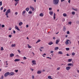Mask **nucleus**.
<instances>
[{
    "label": "nucleus",
    "mask_w": 79,
    "mask_h": 79,
    "mask_svg": "<svg viewBox=\"0 0 79 79\" xmlns=\"http://www.w3.org/2000/svg\"><path fill=\"white\" fill-rule=\"evenodd\" d=\"M10 9H9L6 12L5 15L6 16V18H9V17L8 16V13H10Z\"/></svg>",
    "instance_id": "f257e3e1"
},
{
    "label": "nucleus",
    "mask_w": 79,
    "mask_h": 79,
    "mask_svg": "<svg viewBox=\"0 0 79 79\" xmlns=\"http://www.w3.org/2000/svg\"><path fill=\"white\" fill-rule=\"evenodd\" d=\"M59 2V0H53V3L54 5H57Z\"/></svg>",
    "instance_id": "f03ea898"
},
{
    "label": "nucleus",
    "mask_w": 79,
    "mask_h": 79,
    "mask_svg": "<svg viewBox=\"0 0 79 79\" xmlns=\"http://www.w3.org/2000/svg\"><path fill=\"white\" fill-rule=\"evenodd\" d=\"M69 42L70 43H71V41L69 40H67L65 42V44L66 45H68L69 44Z\"/></svg>",
    "instance_id": "7ed1b4c3"
},
{
    "label": "nucleus",
    "mask_w": 79,
    "mask_h": 79,
    "mask_svg": "<svg viewBox=\"0 0 79 79\" xmlns=\"http://www.w3.org/2000/svg\"><path fill=\"white\" fill-rule=\"evenodd\" d=\"M71 68V67L70 66L67 67L66 68V69L67 71H69Z\"/></svg>",
    "instance_id": "20e7f679"
},
{
    "label": "nucleus",
    "mask_w": 79,
    "mask_h": 79,
    "mask_svg": "<svg viewBox=\"0 0 79 79\" xmlns=\"http://www.w3.org/2000/svg\"><path fill=\"white\" fill-rule=\"evenodd\" d=\"M9 74H10V73L7 72L5 73V74H4V76L5 77H6V76H8V75H9Z\"/></svg>",
    "instance_id": "39448f33"
},
{
    "label": "nucleus",
    "mask_w": 79,
    "mask_h": 79,
    "mask_svg": "<svg viewBox=\"0 0 79 79\" xmlns=\"http://www.w3.org/2000/svg\"><path fill=\"white\" fill-rule=\"evenodd\" d=\"M15 29H17V30H18V31H20V29H19V28L18 27V26H17L16 25L15 26Z\"/></svg>",
    "instance_id": "423d86ee"
},
{
    "label": "nucleus",
    "mask_w": 79,
    "mask_h": 79,
    "mask_svg": "<svg viewBox=\"0 0 79 79\" xmlns=\"http://www.w3.org/2000/svg\"><path fill=\"white\" fill-rule=\"evenodd\" d=\"M49 14H50V15H51V16H52L53 14V12L52 11H50L49 12Z\"/></svg>",
    "instance_id": "0eeeda50"
},
{
    "label": "nucleus",
    "mask_w": 79,
    "mask_h": 79,
    "mask_svg": "<svg viewBox=\"0 0 79 79\" xmlns=\"http://www.w3.org/2000/svg\"><path fill=\"white\" fill-rule=\"evenodd\" d=\"M10 57H13L15 56V54H13V53H12L10 54Z\"/></svg>",
    "instance_id": "6e6552de"
},
{
    "label": "nucleus",
    "mask_w": 79,
    "mask_h": 79,
    "mask_svg": "<svg viewBox=\"0 0 79 79\" xmlns=\"http://www.w3.org/2000/svg\"><path fill=\"white\" fill-rule=\"evenodd\" d=\"M10 76H13L15 74V73L13 72H11L10 74Z\"/></svg>",
    "instance_id": "1a4fd4ad"
},
{
    "label": "nucleus",
    "mask_w": 79,
    "mask_h": 79,
    "mask_svg": "<svg viewBox=\"0 0 79 79\" xmlns=\"http://www.w3.org/2000/svg\"><path fill=\"white\" fill-rule=\"evenodd\" d=\"M25 13H26V11L25 10L23 11L22 13V15H24Z\"/></svg>",
    "instance_id": "9d476101"
},
{
    "label": "nucleus",
    "mask_w": 79,
    "mask_h": 79,
    "mask_svg": "<svg viewBox=\"0 0 79 79\" xmlns=\"http://www.w3.org/2000/svg\"><path fill=\"white\" fill-rule=\"evenodd\" d=\"M59 41H60V40H56V44H58V42H59Z\"/></svg>",
    "instance_id": "9b49d317"
},
{
    "label": "nucleus",
    "mask_w": 79,
    "mask_h": 79,
    "mask_svg": "<svg viewBox=\"0 0 79 79\" xmlns=\"http://www.w3.org/2000/svg\"><path fill=\"white\" fill-rule=\"evenodd\" d=\"M16 62V61H20V60L19 59H15L14 60Z\"/></svg>",
    "instance_id": "f8f14e48"
},
{
    "label": "nucleus",
    "mask_w": 79,
    "mask_h": 79,
    "mask_svg": "<svg viewBox=\"0 0 79 79\" xmlns=\"http://www.w3.org/2000/svg\"><path fill=\"white\" fill-rule=\"evenodd\" d=\"M32 63L33 64H36L35 63V61L34 60H32Z\"/></svg>",
    "instance_id": "ddd939ff"
},
{
    "label": "nucleus",
    "mask_w": 79,
    "mask_h": 79,
    "mask_svg": "<svg viewBox=\"0 0 79 79\" xmlns=\"http://www.w3.org/2000/svg\"><path fill=\"white\" fill-rule=\"evenodd\" d=\"M30 8H31V10H33V11H34V7H32V6H30Z\"/></svg>",
    "instance_id": "4468645a"
},
{
    "label": "nucleus",
    "mask_w": 79,
    "mask_h": 79,
    "mask_svg": "<svg viewBox=\"0 0 79 79\" xmlns=\"http://www.w3.org/2000/svg\"><path fill=\"white\" fill-rule=\"evenodd\" d=\"M37 73L38 74H41V72L40 70H39L37 72Z\"/></svg>",
    "instance_id": "2eb2a0df"
},
{
    "label": "nucleus",
    "mask_w": 79,
    "mask_h": 79,
    "mask_svg": "<svg viewBox=\"0 0 79 79\" xmlns=\"http://www.w3.org/2000/svg\"><path fill=\"white\" fill-rule=\"evenodd\" d=\"M53 44V42H51L48 43V45H52V44Z\"/></svg>",
    "instance_id": "dca6fc26"
},
{
    "label": "nucleus",
    "mask_w": 79,
    "mask_h": 79,
    "mask_svg": "<svg viewBox=\"0 0 79 79\" xmlns=\"http://www.w3.org/2000/svg\"><path fill=\"white\" fill-rule=\"evenodd\" d=\"M72 10H74L75 11H77V9H74V8L73 7L72 8Z\"/></svg>",
    "instance_id": "f3484780"
},
{
    "label": "nucleus",
    "mask_w": 79,
    "mask_h": 79,
    "mask_svg": "<svg viewBox=\"0 0 79 79\" xmlns=\"http://www.w3.org/2000/svg\"><path fill=\"white\" fill-rule=\"evenodd\" d=\"M22 24H23V23H22V22H21L19 23V26H21Z\"/></svg>",
    "instance_id": "a211bd4d"
},
{
    "label": "nucleus",
    "mask_w": 79,
    "mask_h": 79,
    "mask_svg": "<svg viewBox=\"0 0 79 79\" xmlns=\"http://www.w3.org/2000/svg\"><path fill=\"white\" fill-rule=\"evenodd\" d=\"M25 10H26V11H27V12H28L29 10V8H27Z\"/></svg>",
    "instance_id": "6ab92c4d"
},
{
    "label": "nucleus",
    "mask_w": 79,
    "mask_h": 79,
    "mask_svg": "<svg viewBox=\"0 0 79 79\" xmlns=\"http://www.w3.org/2000/svg\"><path fill=\"white\" fill-rule=\"evenodd\" d=\"M63 16L65 17H66L67 16V15H66V13H64L63 14Z\"/></svg>",
    "instance_id": "aec40b11"
},
{
    "label": "nucleus",
    "mask_w": 79,
    "mask_h": 79,
    "mask_svg": "<svg viewBox=\"0 0 79 79\" xmlns=\"http://www.w3.org/2000/svg\"><path fill=\"white\" fill-rule=\"evenodd\" d=\"M40 16H44V14H43L42 13H41L40 14Z\"/></svg>",
    "instance_id": "412c9836"
},
{
    "label": "nucleus",
    "mask_w": 79,
    "mask_h": 79,
    "mask_svg": "<svg viewBox=\"0 0 79 79\" xmlns=\"http://www.w3.org/2000/svg\"><path fill=\"white\" fill-rule=\"evenodd\" d=\"M59 54H60L61 55H62L63 54V52H61V51H59Z\"/></svg>",
    "instance_id": "4be33fe9"
},
{
    "label": "nucleus",
    "mask_w": 79,
    "mask_h": 79,
    "mask_svg": "<svg viewBox=\"0 0 79 79\" xmlns=\"http://www.w3.org/2000/svg\"><path fill=\"white\" fill-rule=\"evenodd\" d=\"M27 45H28V48H31L32 47L30 46L29 45V44H28Z\"/></svg>",
    "instance_id": "5701e85b"
},
{
    "label": "nucleus",
    "mask_w": 79,
    "mask_h": 79,
    "mask_svg": "<svg viewBox=\"0 0 79 79\" xmlns=\"http://www.w3.org/2000/svg\"><path fill=\"white\" fill-rule=\"evenodd\" d=\"M40 42V40H38L36 42V43H38V42Z\"/></svg>",
    "instance_id": "b1692460"
},
{
    "label": "nucleus",
    "mask_w": 79,
    "mask_h": 79,
    "mask_svg": "<svg viewBox=\"0 0 79 79\" xmlns=\"http://www.w3.org/2000/svg\"><path fill=\"white\" fill-rule=\"evenodd\" d=\"M72 65V63H69L68 64V66H71Z\"/></svg>",
    "instance_id": "393cba45"
},
{
    "label": "nucleus",
    "mask_w": 79,
    "mask_h": 79,
    "mask_svg": "<svg viewBox=\"0 0 79 79\" xmlns=\"http://www.w3.org/2000/svg\"><path fill=\"white\" fill-rule=\"evenodd\" d=\"M68 61L69 62H71V61H72V59H68Z\"/></svg>",
    "instance_id": "a878e982"
},
{
    "label": "nucleus",
    "mask_w": 79,
    "mask_h": 79,
    "mask_svg": "<svg viewBox=\"0 0 79 79\" xmlns=\"http://www.w3.org/2000/svg\"><path fill=\"white\" fill-rule=\"evenodd\" d=\"M59 49V48H58V47H56L55 48V50H57V49Z\"/></svg>",
    "instance_id": "bb28decb"
},
{
    "label": "nucleus",
    "mask_w": 79,
    "mask_h": 79,
    "mask_svg": "<svg viewBox=\"0 0 79 79\" xmlns=\"http://www.w3.org/2000/svg\"><path fill=\"white\" fill-rule=\"evenodd\" d=\"M66 50H67V51H68L69 50V48H66Z\"/></svg>",
    "instance_id": "cd10ccee"
},
{
    "label": "nucleus",
    "mask_w": 79,
    "mask_h": 79,
    "mask_svg": "<svg viewBox=\"0 0 79 79\" xmlns=\"http://www.w3.org/2000/svg\"><path fill=\"white\" fill-rule=\"evenodd\" d=\"M15 46H16L15 44H14L12 45V47H15Z\"/></svg>",
    "instance_id": "c85d7f7f"
},
{
    "label": "nucleus",
    "mask_w": 79,
    "mask_h": 79,
    "mask_svg": "<svg viewBox=\"0 0 79 79\" xmlns=\"http://www.w3.org/2000/svg\"><path fill=\"white\" fill-rule=\"evenodd\" d=\"M72 14L73 15H75V12H72Z\"/></svg>",
    "instance_id": "c756f323"
},
{
    "label": "nucleus",
    "mask_w": 79,
    "mask_h": 79,
    "mask_svg": "<svg viewBox=\"0 0 79 79\" xmlns=\"http://www.w3.org/2000/svg\"><path fill=\"white\" fill-rule=\"evenodd\" d=\"M28 13H29V14H32V12L31 11H29L28 12Z\"/></svg>",
    "instance_id": "7c9ffc66"
},
{
    "label": "nucleus",
    "mask_w": 79,
    "mask_h": 79,
    "mask_svg": "<svg viewBox=\"0 0 79 79\" xmlns=\"http://www.w3.org/2000/svg\"><path fill=\"white\" fill-rule=\"evenodd\" d=\"M18 2H15V6H16V5H17V4H18Z\"/></svg>",
    "instance_id": "2f4dec72"
},
{
    "label": "nucleus",
    "mask_w": 79,
    "mask_h": 79,
    "mask_svg": "<svg viewBox=\"0 0 79 79\" xmlns=\"http://www.w3.org/2000/svg\"><path fill=\"white\" fill-rule=\"evenodd\" d=\"M0 6H2V1L0 2Z\"/></svg>",
    "instance_id": "473e14b6"
},
{
    "label": "nucleus",
    "mask_w": 79,
    "mask_h": 79,
    "mask_svg": "<svg viewBox=\"0 0 79 79\" xmlns=\"http://www.w3.org/2000/svg\"><path fill=\"white\" fill-rule=\"evenodd\" d=\"M72 55L74 56V55H75V53L74 52H73L72 53Z\"/></svg>",
    "instance_id": "72a5a7b5"
},
{
    "label": "nucleus",
    "mask_w": 79,
    "mask_h": 79,
    "mask_svg": "<svg viewBox=\"0 0 79 79\" xmlns=\"http://www.w3.org/2000/svg\"><path fill=\"white\" fill-rule=\"evenodd\" d=\"M0 79H3V76H2L0 78Z\"/></svg>",
    "instance_id": "f704fd0d"
},
{
    "label": "nucleus",
    "mask_w": 79,
    "mask_h": 79,
    "mask_svg": "<svg viewBox=\"0 0 79 79\" xmlns=\"http://www.w3.org/2000/svg\"><path fill=\"white\" fill-rule=\"evenodd\" d=\"M64 31H65L66 30V27H64L63 28Z\"/></svg>",
    "instance_id": "c9c22d12"
},
{
    "label": "nucleus",
    "mask_w": 79,
    "mask_h": 79,
    "mask_svg": "<svg viewBox=\"0 0 79 79\" xmlns=\"http://www.w3.org/2000/svg\"><path fill=\"white\" fill-rule=\"evenodd\" d=\"M51 76H48V79H51Z\"/></svg>",
    "instance_id": "e433bc0d"
},
{
    "label": "nucleus",
    "mask_w": 79,
    "mask_h": 79,
    "mask_svg": "<svg viewBox=\"0 0 79 79\" xmlns=\"http://www.w3.org/2000/svg\"><path fill=\"white\" fill-rule=\"evenodd\" d=\"M1 50H3V48L1 47Z\"/></svg>",
    "instance_id": "4c0bfd02"
},
{
    "label": "nucleus",
    "mask_w": 79,
    "mask_h": 79,
    "mask_svg": "<svg viewBox=\"0 0 79 79\" xmlns=\"http://www.w3.org/2000/svg\"><path fill=\"white\" fill-rule=\"evenodd\" d=\"M52 8H49V11H52Z\"/></svg>",
    "instance_id": "58836bf2"
},
{
    "label": "nucleus",
    "mask_w": 79,
    "mask_h": 79,
    "mask_svg": "<svg viewBox=\"0 0 79 79\" xmlns=\"http://www.w3.org/2000/svg\"><path fill=\"white\" fill-rule=\"evenodd\" d=\"M26 58H27L26 57L24 56L23 57V60H26Z\"/></svg>",
    "instance_id": "ea45409f"
},
{
    "label": "nucleus",
    "mask_w": 79,
    "mask_h": 79,
    "mask_svg": "<svg viewBox=\"0 0 79 79\" xmlns=\"http://www.w3.org/2000/svg\"><path fill=\"white\" fill-rule=\"evenodd\" d=\"M57 70H60V68L58 67V68H57Z\"/></svg>",
    "instance_id": "a19ab883"
},
{
    "label": "nucleus",
    "mask_w": 79,
    "mask_h": 79,
    "mask_svg": "<svg viewBox=\"0 0 79 79\" xmlns=\"http://www.w3.org/2000/svg\"><path fill=\"white\" fill-rule=\"evenodd\" d=\"M6 11V9H4V10H3V12H5V11Z\"/></svg>",
    "instance_id": "79ce46f5"
},
{
    "label": "nucleus",
    "mask_w": 79,
    "mask_h": 79,
    "mask_svg": "<svg viewBox=\"0 0 79 79\" xmlns=\"http://www.w3.org/2000/svg\"><path fill=\"white\" fill-rule=\"evenodd\" d=\"M14 1H15L16 2H19V0H15Z\"/></svg>",
    "instance_id": "37998d69"
},
{
    "label": "nucleus",
    "mask_w": 79,
    "mask_h": 79,
    "mask_svg": "<svg viewBox=\"0 0 79 79\" xmlns=\"http://www.w3.org/2000/svg\"><path fill=\"white\" fill-rule=\"evenodd\" d=\"M2 27H5V25H2Z\"/></svg>",
    "instance_id": "c03bdc74"
},
{
    "label": "nucleus",
    "mask_w": 79,
    "mask_h": 79,
    "mask_svg": "<svg viewBox=\"0 0 79 79\" xmlns=\"http://www.w3.org/2000/svg\"><path fill=\"white\" fill-rule=\"evenodd\" d=\"M62 21H63V22H64V21H65V19H62Z\"/></svg>",
    "instance_id": "a18cd8bd"
},
{
    "label": "nucleus",
    "mask_w": 79,
    "mask_h": 79,
    "mask_svg": "<svg viewBox=\"0 0 79 79\" xmlns=\"http://www.w3.org/2000/svg\"><path fill=\"white\" fill-rule=\"evenodd\" d=\"M67 34H69V31H67Z\"/></svg>",
    "instance_id": "49530a36"
},
{
    "label": "nucleus",
    "mask_w": 79,
    "mask_h": 79,
    "mask_svg": "<svg viewBox=\"0 0 79 79\" xmlns=\"http://www.w3.org/2000/svg\"><path fill=\"white\" fill-rule=\"evenodd\" d=\"M15 72H16V73H17L18 72V70H15Z\"/></svg>",
    "instance_id": "de8ad7c7"
},
{
    "label": "nucleus",
    "mask_w": 79,
    "mask_h": 79,
    "mask_svg": "<svg viewBox=\"0 0 79 79\" xmlns=\"http://www.w3.org/2000/svg\"><path fill=\"white\" fill-rule=\"evenodd\" d=\"M16 33V31L15 30H13V33L15 34Z\"/></svg>",
    "instance_id": "09e8293b"
},
{
    "label": "nucleus",
    "mask_w": 79,
    "mask_h": 79,
    "mask_svg": "<svg viewBox=\"0 0 79 79\" xmlns=\"http://www.w3.org/2000/svg\"><path fill=\"white\" fill-rule=\"evenodd\" d=\"M69 24H71V23H72L71 22H69Z\"/></svg>",
    "instance_id": "8fccbe9b"
},
{
    "label": "nucleus",
    "mask_w": 79,
    "mask_h": 79,
    "mask_svg": "<svg viewBox=\"0 0 79 79\" xmlns=\"http://www.w3.org/2000/svg\"><path fill=\"white\" fill-rule=\"evenodd\" d=\"M3 7H1V10H3Z\"/></svg>",
    "instance_id": "3c124183"
},
{
    "label": "nucleus",
    "mask_w": 79,
    "mask_h": 79,
    "mask_svg": "<svg viewBox=\"0 0 79 79\" xmlns=\"http://www.w3.org/2000/svg\"><path fill=\"white\" fill-rule=\"evenodd\" d=\"M61 2H64V0H60Z\"/></svg>",
    "instance_id": "603ef678"
},
{
    "label": "nucleus",
    "mask_w": 79,
    "mask_h": 79,
    "mask_svg": "<svg viewBox=\"0 0 79 79\" xmlns=\"http://www.w3.org/2000/svg\"><path fill=\"white\" fill-rule=\"evenodd\" d=\"M55 39H56L55 37H53V40H55Z\"/></svg>",
    "instance_id": "864d4df0"
},
{
    "label": "nucleus",
    "mask_w": 79,
    "mask_h": 79,
    "mask_svg": "<svg viewBox=\"0 0 79 79\" xmlns=\"http://www.w3.org/2000/svg\"><path fill=\"white\" fill-rule=\"evenodd\" d=\"M70 2H71V0H69L68 2L69 3H70Z\"/></svg>",
    "instance_id": "5fc2aeb1"
},
{
    "label": "nucleus",
    "mask_w": 79,
    "mask_h": 79,
    "mask_svg": "<svg viewBox=\"0 0 79 79\" xmlns=\"http://www.w3.org/2000/svg\"><path fill=\"white\" fill-rule=\"evenodd\" d=\"M77 24H79V21H77Z\"/></svg>",
    "instance_id": "6e6d98bb"
},
{
    "label": "nucleus",
    "mask_w": 79,
    "mask_h": 79,
    "mask_svg": "<svg viewBox=\"0 0 79 79\" xmlns=\"http://www.w3.org/2000/svg\"><path fill=\"white\" fill-rule=\"evenodd\" d=\"M56 16V14H55V13H54L53 15V16Z\"/></svg>",
    "instance_id": "4d7b16f0"
},
{
    "label": "nucleus",
    "mask_w": 79,
    "mask_h": 79,
    "mask_svg": "<svg viewBox=\"0 0 79 79\" xmlns=\"http://www.w3.org/2000/svg\"><path fill=\"white\" fill-rule=\"evenodd\" d=\"M26 27H29V25H26Z\"/></svg>",
    "instance_id": "13d9d810"
},
{
    "label": "nucleus",
    "mask_w": 79,
    "mask_h": 79,
    "mask_svg": "<svg viewBox=\"0 0 79 79\" xmlns=\"http://www.w3.org/2000/svg\"><path fill=\"white\" fill-rule=\"evenodd\" d=\"M18 52H19V53H21V52L20 51H19V50H18Z\"/></svg>",
    "instance_id": "bf43d9fd"
},
{
    "label": "nucleus",
    "mask_w": 79,
    "mask_h": 79,
    "mask_svg": "<svg viewBox=\"0 0 79 79\" xmlns=\"http://www.w3.org/2000/svg\"><path fill=\"white\" fill-rule=\"evenodd\" d=\"M9 37H11V35H9Z\"/></svg>",
    "instance_id": "052dcab7"
},
{
    "label": "nucleus",
    "mask_w": 79,
    "mask_h": 79,
    "mask_svg": "<svg viewBox=\"0 0 79 79\" xmlns=\"http://www.w3.org/2000/svg\"><path fill=\"white\" fill-rule=\"evenodd\" d=\"M53 51H51V52H50V53H53Z\"/></svg>",
    "instance_id": "680f3d73"
},
{
    "label": "nucleus",
    "mask_w": 79,
    "mask_h": 79,
    "mask_svg": "<svg viewBox=\"0 0 79 79\" xmlns=\"http://www.w3.org/2000/svg\"><path fill=\"white\" fill-rule=\"evenodd\" d=\"M56 18V17L55 16H53V19H55Z\"/></svg>",
    "instance_id": "e2e57ef3"
},
{
    "label": "nucleus",
    "mask_w": 79,
    "mask_h": 79,
    "mask_svg": "<svg viewBox=\"0 0 79 79\" xmlns=\"http://www.w3.org/2000/svg\"><path fill=\"white\" fill-rule=\"evenodd\" d=\"M15 15H18V12H15Z\"/></svg>",
    "instance_id": "0e129e2a"
},
{
    "label": "nucleus",
    "mask_w": 79,
    "mask_h": 79,
    "mask_svg": "<svg viewBox=\"0 0 79 79\" xmlns=\"http://www.w3.org/2000/svg\"><path fill=\"white\" fill-rule=\"evenodd\" d=\"M41 49H44V47H41Z\"/></svg>",
    "instance_id": "69168bd1"
},
{
    "label": "nucleus",
    "mask_w": 79,
    "mask_h": 79,
    "mask_svg": "<svg viewBox=\"0 0 79 79\" xmlns=\"http://www.w3.org/2000/svg\"><path fill=\"white\" fill-rule=\"evenodd\" d=\"M32 79H34V76H32Z\"/></svg>",
    "instance_id": "338daca9"
},
{
    "label": "nucleus",
    "mask_w": 79,
    "mask_h": 79,
    "mask_svg": "<svg viewBox=\"0 0 79 79\" xmlns=\"http://www.w3.org/2000/svg\"><path fill=\"white\" fill-rule=\"evenodd\" d=\"M9 30L10 31H11V28H10L9 29Z\"/></svg>",
    "instance_id": "774afa93"
}]
</instances>
